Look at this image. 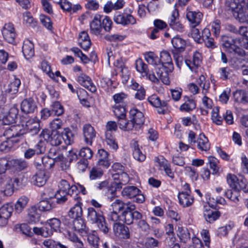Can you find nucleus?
<instances>
[{
    "mask_svg": "<svg viewBox=\"0 0 248 248\" xmlns=\"http://www.w3.org/2000/svg\"><path fill=\"white\" fill-rule=\"evenodd\" d=\"M112 206L114 211L122 212L121 219L127 225L133 224L134 220L140 219L142 217V214L135 210V204L130 202L124 203L117 199L112 203Z\"/></svg>",
    "mask_w": 248,
    "mask_h": 248,
    "instance_id": "obj_1",
    "label": "nucleus"
},
{
    "mask_svg": "<svg viewBox=\"0 0 248 248\" xmlns=\"http://www.w3.org/2000/svg\"><path fill=\"white\" fill-rule=\"evenodd\" d=\"M24 134L25 130L20 125H14L6 129L3 133L6 140L0 144V150L8 152L15 144L19 142Z\"/></svg>",
    "mask_w": 248,
    "mask_h": 248,
    "instance_id": "obj_2",
    "label": "nucleus"
},
{
    "mask_svg": "<svg viewBox=\"0 0 248 248\" xmlns=\"http://www.w3.org/2000/svg\"><path fill=\"white\" fill-rule=\"evenodd\" d=\"M158 62L160 63L155 67V72L163 78L166 85H169L170 80L169 73L171 72L174 68L170 53L166 50L161 51Z\"/></svg>",
    "mask_w": 248,
    "mask_h": 248,
    "instance_id": "obj_3",
    "label": "nucleus"
},
{
    "mask_svg": "<svg viewBox=\"0 0 248 248\" xmlns=\"http://www.w3.org/2000/svg\"><path fill=\"white\" fill-rule=\"evenodd\" d=\"M112 24V21L108 16L95 14L90 23V33L99 35L101 34L103 29L106 31H109Z\"/></svg>",
    "mask_w": 248,
    "mask_h": 248,
    "instance_id": "obj_4",
    "label": "nucleus"
},
{
    "mask_svg": "<svg viewBox=\"0 0 248 248\" xmlns=\"http://www.w3.org/2000/svg\"><path fill=\"white\" fill-rule=\"evenodd\" d=\"M227 181L230 187L234 191L241 190L248 193V183L245 179H238L234 174L229 173L227 176Z\"/></svg>",
    "mask_w": 248,
    "mask_h": 248,
    "instance_id": "obj_5",
    "label": "nucleus"
},
{
    "mask_svg": "<svg viewBox=\"0 0 248 248\" xmlns=\"http://www.w3.org/2000/svg\"><path fill=\"white\" fill-rule=\"evenodd\" d=\"M40 136L45 140L49 142L53 146L60 145L62 141V137L59 133L57 130L50 132L48 130H43Z\"/></svg>",
    "mask_w": 248,
    "mask_h": 248,
    "instance_id": "obj_6",
    "label": "nucleus"
},
{
    "mask_svg": "<svg viewBox=\"0 0 248 248\" xmlns=\"http://www.w3.org/2000/svg\"><path fill=\"white\" fill-rule=\"evenodd\" d=\"M140 190L135 186H127L122 191V195L126 198H134L137 203H142L145 201L143 195L140 194Z\"/></svg>",
    "mask_w": 248,
    "mask_h": 248,
    "instance_id": "obj_7",
    "label": "nucleus"
},
{
    "mask_svg": "<svg viewBox=\"0 0 248 248\" xmlns=\"http://www.w3.org/2000/svg\"><path fill=\"white\" fill-rule=\"evenodd\" d=\"M130 13L116 12L113 17L114 21L123 26L134 25L136 23V18L131 14L132 10H129Z\"/></svg>",
    "mask_w": 248,
    "mask_h": 248,
    "instance_id": "obj_8",
    "label": "nucleus"
},
{
    "mask_svg": "<svg viewBox=\"0 0 248 248\" xmlns=\"http://www.w3.org/2000/svg\"><path fill=\"white\" fill-rule=\"evenodd\" d=\"M47 156L55 162H60L62 170L68 169L69 166L66 164V158L63 156L61 150L57 146H53L49 149Z\"/></svg>",
    "mask_w": 248,
    "mask_h": 248,
    "instance_id": "obj_9",
    "label": "nucleus"
},
{
    "mask_svg": "<svg viewBox=\"0 0 248 248\" xmlns=\"http://www.w3.org/2000/svg\"><path fill=\"white\" fill-rule=\"evenodd\" d=\"M50 190H45L41 194L42 200L38 203V208L42 211H49L55 207V203L49 200L53 198L49 194Z\"/></svg>",
    "mask_w": 248,
    "mask_h": 248,
    "instance_id": "obj_10",
    "label": "nucleus"
},
{
    "mask_svg": "<svg viewBox=\"0 0 248 248\" xmlns=\"http://www.w3.org/2000/svg\"><path fill=\"white\" fill-rule=\"evenodd\" d=\"M113 231L116 236L121 239H128L131 237L128 227L119 222L113 224Z\"/></svg>",
    "mask_w": 248,
    "mask_h": 248,
    "instance_id": "obj_11",
    "label": "nucleus"
},
{
    "mask_svg": "<svg viewBox=\"0 0 248 248\" xmlns=\"http://www.w3.org/2000/svg\"><path fill=\"white\" fill-rule=\"evenodd\" d=\"M129 114L130 120L133 123L135 128L139 129L144 122L143 113L137 108H133L130 110Z\"/></svg>",
    "mask_w": 248,
    "mask_h": 248,
    "instance_id": "obj_12",
    "label": "nucleus"
},
{
    "mask_svg": "<svg viewBox=\"0 0 248 248\" xmlns=\"http://www.w3.org/2000/svg\"><path fill=\"white\" fill-rule=\"evenodd\" d=\"M186 11V17L191 27L198 26L202 21L203 14L199 11H192L188 7L187 8Z\"/></svg>",
    "mask_w": 248,
    "mask_h": 248,
    "instance_id": "obj_13",
    "label": "nucleus"
},
{
    "mask_svg": "<svg viewBox=\"0 0 248 248\" xmlns=\"http://www.w3.org/2000/svg\"><path fill=\"white\" fill-rule=\"evenodd\" d=\"M109 153L103 149L98 150L96 157L97 165L104 169H108L110 165V160L108 158Z\"/></svg>",
    "mask_w": 248,
    "mask_h": 248,
    "instance_id": "obj_14",
    "label": "nucleus"
},
{
    "mask_svg": "<svg viewBox=\"0 0 248 248\" xmlns=\"http://www.w3.org/2000/svg\"><path fill=\"white\" fill-rule=\"evenodd\" d=\"M83 135L85 143L92 145L93 140L96 136V132L94 128L89 124H86L83 126Z\"/></svg>",
    "mask_w": 248,
    "mask_h": 248,
    "instance_id": "obj_15",
    "label": "nucleus"
},
{
    "mask_svg": "<svg viewBox=\"0 0 248 248\" xmlns=\"http://www.w3.org/2000/svg\"><path fill=\"white\" fill-rule=\"evenodd\" d=\"M178 16V11L176 9H174L170 16L169 24L170 27L173 30L182 32L184 31V26L180 22Z\"/></svg>",
    "mask_w": 248,
    "mask_h": 248,
    "instance_id": "obj_16",
    "label": "nucleus"
},
{
    "mask_svg": "<svg viewBox=\"0 0 248 248\" xmlns=\"http://www.w3.org/2000/svg\"><path fill=\"white\" fill-rule=\"evenodd\" d=\"M78 82L92 93L96 91V87L91 78L84 74H81L78 78Z\"/></svg>",
    "mask_w": 248,
    "mask_h": 248,
    "instance_id": "obj_17",
    "label": "nucleus"
},
{
    "mask_svg": "<svg viewBox=\"0 0 248 248\" xmlns=\"http://www.w3.org/2000/svg\"><path fill=\"white\" fill-rule=\"evenodd\" d=\"M21 109L26 114L33 113L37 109V105L33 99H25L21 103Z\"/></svg>",
    "mask_w": 248,
    "mask_h": 248,
    "instance_id": "obj_18",
    "label": "nucleus"
},
{
    "mask_svg": "<svg viewBox=\"0 0 248 248\" xmlns=\"http://www.w3.org/2000/svg\"><path fill=\"white\" fill-rule=\"evenodd\" d=\"M202 54L196 51L193 54L192 61L186 59L185 60V63L189 69L193 71L195 70V68H197L200 66L202 62Z\"/></svg>",
    "mask_w": 248,
    "mask_h": 248,
    "instance_id": "obj_19",
    "label": "nucleus"
},
{
    "mask_svg": "<svg viewBox=\"0 0 248 248\" xmlns=\"http://www.w3.org/2000/svg\"><path fill=\"white\" fill-rule=\"evenodd\" d=\"M178 198L179 203L184 207L190 206L194 201V197L189 194L188 191L179 192Z\"/></svg>",
    "mask_w": 248,
    "mask_h": 248,
    "instance_id": "obj_20",
    "label": "nucleus"
},
{
    "mask_svg": "<svg viewBox=\"0 0 248 248\" xmlns=\"http://www.w3.org/2000/svg\"><path fill=\"white\" fill-rule=\"evenodd\" d=\"M47 176L43 170L38 171L36 174L32 177V182L34 185L38 186H44L47 179Z\"/></svg>",
    "mask_w": 248,
    "mask_h": 248,
    "instance_id": "obj_21",
    "label": "nucleus"
},
{
    "mask_svg": "<svg viewBox=\"0 0 248 248\" xmlns=\"http://www.w3.org/2000/svg\"><path fill=\"white\" fill-rule=\"evenodd\" d=\"M203 216L207 222L212 223L219 218L220 213L219 211H213L209 208V207L204 206Z\"/></svg>",
    "mask_w": 248,
    "mask_h": 248,
    "instance_id": "obj_22",
    "label": "nucleus"
},
{
    "mask_svg": "<svg viewBox=\"0 0 248 248\" xmlns=\"http://www.w3.org/2000/svg\"><path fill=\"white\" fill-rule=\"evenodd\" d=\"M78 43L81 47L87 50L91 46V41L88 33L85 31H81L78 36Z\"/></svg>",
    "mask_w": 248,
    "mask_h": 248,
    "instance_id": "obj_23",
    "label": "nucleus"
},
{
    "mask_svg": "<svg viewBox=\"0 0 248 248\" xmlns=\"http://www.w3.org/2000/svg\"><path fill=\"white\" fill-rule=\"evenodd\" d=\"M82 206V202L79 201H77V202L69 211V217L73 219L81 217L83 214Z\"/></svg>",
    "mask_w": 248,
    "mask_h": 248,
    "instance_id": "obj_24",
    "label": "nucleus"
},
{
    "mask_svg": "<svg viewBox=\"0 0 248 248\" xmlns=\"http://www.w3.org/2000/svg\"><path fill=\"white\" fill-rule=\"evenodd\" d=\"M73 220V227L74 229L81 233H87L88 228L86 227L84 220L81 217L74 218Z\"/></svg>",
    "mask_w": 248,
    "mask_h": 248,
    "instance_id": "obj_25",
    "label": "nucleus"
},
{
    "mask_svg": "<svg viewBox=\"0 0 248 248\" xmlns=\"http://www.w3.org/2000/svg\"><path fill=\"white\" fill-rule=\"evenodd\" d=\"M103 216L101 213L97 212L93 208H88L87 219L92 223H96L98 221L103 219Z\"/></svg>",
    "mask_w": 248,
    "mask_h": 248,
    "instance_id": "obj_26",
    "label": "nucleus"
},
{
    "mask_svg": "<svg viewBox=\"0 0 248 248\" xmlns=\"http://www.w3.org/2000/svg\"><path fill=\"white\" fill-rule=\"evenodd\" d=\"M197 143L198 148L202 151H207L210 148V144L208 139L203 133L199 135Z\"/></svg>",
    "mask_w": 248,
    "mask_h": 248,
    "instance_id": "obj_27",
    "label": "nucleus"
},
{
    "mask_svg": "<svg viewBox=\"0 0 248 248\" xmlns=\"http://www.w3.org/2000/svg\"><path fill=\"white\" fill-rule=\"evenodd\" d=\"M22 52L27 59H29L34 55V45L31 41H24L22 46Z\"/></svg>",
    "mask_w": 248,
    "mask_h": 248,
    "instance_id": "obj_28",
    "label": "nucleus"
},
{
    "mask_svg": "<svg viewBox=\"0 0 248 248\" xmlns=\"http://www.w3.org/2000/svg\"><path fill=\"white\" fill-rule=\"evenodd\" d=\"M235 102L245 104L248 103V92L245 90H237L233 93Z\"/></svg>",
    "mask_w": 248,
    "mask_h": 248,
    "instance_id": "obj_29",
    "label": "nucleus"
},
{
    "mask_svg": "<svg viewBox=\"0 0 248 248\" xmlns=\"http://www.w3.org/2000/svg\"><path fill=\"white\" fill-rule=\"evenodd\" d=\"M26 128L28 132L31 135H36L40 130V123L33 119L29 120L26 123Z\"/></svg>",
    "mask_w": 248,
    "mask_h": 248,
    "instance_id": "obj_30",
    "label": "nucleus"
},
{
    "mask_svg": "<svg viewBox=\"0 0 248 248\" xmlns=\"http://www.w3.org/2000/svg\"><path fill=\"white\" fill-rule=\"evenodd\" d=\"M184 99L185 102L180 107L181 111L189 112L196 108V104L193 99L185 96Z\"/></svg>",
    "mask_w": 248,
    "mask_h": 248,
    "instance_id": "obj_31",
    "label": "nucleus"
},
{
    "mask_svg": "<svg viewBox=\"0 0 248 248\" xmlns=\"http://www.w3.org/2000/svg\"><path fill=\"white\" fill-rule=\"evenodd\" d=\"M18 113V109L16 107L11 108L8 114L4 116V123L5 124H10L16 122Z\"/></svg>",
    "mask_w": 248,
    "mask_h": 248,
    "instance_id": "obj_32",
    "label": "nucleus"
},
{
    "mask_svg": "<svg viewBox=\"0 0 248 248\" xmlns=\"http://www.w3.org/2000/svg\"><path fill=\"white\" fill-rule=\"evenodd\" d=\"M171 43L174 47L173 50L177 51L183 52L186 47V42L185 40L178 36L174 37L171 39Z\"/></svg>",
    "mask_w": 248,
    "mask_h": 248,
    "instance_id": "obj_33",
    "label": "nucleus"
},
{
    "mask_svg": "<svg viewBox=\"0 0 248 248\" xmlns=\"http://www.w3.org/2000/svg\"><path fill=\"white\" fill-rule=\"evenodd\" d=\"M132 145L133 148V156L134 158L139 162L145 160L146 155L141 151L138 142L134 141Z\"/></svg>",
    "mask_w": 248,
    "mask_h": 248,
    "instance_id": "obj_34",
    "label": "nucleus"
},
{
    "mask_svg": "<svg viewBox=\"0 0 248 248\" xmlns=\"http://www.w3.org/2000/svg\"><path fill=\"white\" fill-rule=\"evenodd\" d=\"M11 168L18 170H22L28 166V163L23 159H13L10 160Z\"/></svg>",
    "mask_w": 248,
    "mask_h": 248,
    "instance_id": "obj_35",
    "label": "nucleus"
},
{
    "mask_svg": "<svg viewBox=\"0 0 248 248\" xmlns=\"http://www.w3.org/2000/svg\"><path fill=\"white\" fill-rule=\"evenodd\" d=\"M117 123L119 128L123 130L129 131L135 128L132 122L127 120L126 117L118 119Z\"/></svg>",
    "mask_w": 248,
    "mask_h": 248,
    "instance_id": "obj_36",
    "label": "nucleus"
},
{
    "mask_svg": "<svg viewBox=\"0 0 248 248\" xmlns=\"http://www.w3.org/2000/svg\"><path fill=\"white\" fill-rule=\"evenodd\" d=\"M147 100L152 106L156 108L167 107L168 105L167 102L166 101L161 102L160 98L155 94L149 96Z\"/></svg>",
    "mask_w": 248,
    "mask_h": 248,
    "instance_id": "obj_37",
    "label": "nucleus"
},
{
    "mask_svg": "<svg viewBox=\"0 0 248 248\" xmlns=\"http://www.w3.org/2000/svg\"><path fill=\"white\" fill-rule=\"evenodd\" d=\"M87 241L93 248H98L99 238L95 231L88 233Z\"/></svg>",
    "mask_w": 248,
    "mask_h": 248,
    "instance_id": "obj_38",
    "label": "nucleus"
},
{
    "mask_svg": "<svg viewBox=\"0 0 248 248\" xmlns=\"http://www.w3.org/2000/svg\"><path fill=\"white\" fill-rule=\"evenodd\" d=\"M61 135L62 137V141L64 142L66 145H70L73 142V134L69 128H64Z\"/></svg>",
    "mask_w": 248,
    "mask_h": 248,
    "instance_id": "obj_39",
    "label": "nucleus"
},
{
    "mask_svg": "<svg viewBox=\"0 0 248 248\" xmlns=\"http://www.w3.org/2000/svg\"><path fill=\"white\" fill-rule=\"evenodd\" d=\"M40 219V215L37 213V209L34 207H32L29 209L28 215V221L30 223H34L38 222Z\"/></svg>",
    "mask_w": 248,
    "mask_h": 248,
    "instance_id": "obj_40",
    "label": "nucleus"
},
{
    "mask_svg": "<svg viewBox=\"0 0 248 248\" xmlns=\"http://www.w3.org/2000/svg\"><path fill=\"white\" fill-rule=\"evenodd\" d=\"M177 232V235L182 242L186 243L188 241L190 240V233L186 228L178 227Z\"/></svg>",
    "mask_w": 248,
    "mask_h": 248,
    "instance_id": "obj_41",
    "label": "nucleus"
},
{
    "mask_svg": "<svg viewBox=\"0 0 248 248\" xmlns=\"http://www.w3.org/2000/svg\"><path fill=\"white\" fill-rule=\"evenodd\" d=\"M135 66L137 70L141 73L143 76H147L148 74L147 65L141 59H139L136 61Z\"/></svg>",
    "mask_w": 248,
    "mask_h": 248,
    "instance_id": "obj_42",
    "label": "nucleus"
},
{
    "mask_svg": "<svg viewBox=\"0 0 248 248\" xmlns=\"http://www.w3.org/2000/svg\"><path fill=\"white\" fill-rule=\"evenodd\" d=\"M51 196L56 199V202L58 204H62L68 200L67 192L60 190H57L55 194H52Z\"/></svg>",
    "mask_w": 248,
    "mask_h": 248,
    "instance_id": "obj_43",
    "label": "nucleus"
},
{
    "mask_svg": "<svg viewBox=\"0 0 248 248\" xmlns=\"http://www.w3.org/2000/svg\"><path fill=\"white\" fill-rule=\"evenodd\" d=\"M29 202L28 198L26 196L19 198L15 204V210L17 213H20L27 206Z\"/></svg>",
    "mask_w": 248,
    "mask_h": 248,
    "instance_id": "obj_44",
    "label": "nucleus"
},
{
    "mask_svg": "<svg viewBox=\"0 0 248 248\" xmlns=\"http://www.w3.org/2000/svg\"><path fill=\"white\" fill-rule=\"evenodd\" d=\"M208 161L209 167L212 170V173L213 174H218L219 169L218 160L215 157L211 156L208 157Z\"/></svg>",
    "mask_w": 248,
    "mask_h": 248,
    "instance_id": "obj_45",
    "label": "nucleus"
},
{
    "mask_svg": "<svg viewBox=\"0 0 248 248\" xmlns=\"http://www.w3.org/2000/svg\"><path fill=\"white\" fill-rule=\"evenodd\" d=\"M221 42L222 46L226 48L228 51L232 48V47H234L235 43V41L234 39L226 35L222 36Z\"/></svg>",
    "mask_w": 248,
    "mask_h": 248,
    "instance_id": "obj_46",
    "label": "nucleus"
},
{
    "mask_svg": "<svg viewBox=\"0 0 248 248\" xmlns=\"http://www.w3.org/2000/svg\"><path fill=\"white\" fill-rule=\"evenodd\" d=\"M20 84V80L18 78H15L8 85L6 92L11 94L16 93L18 91V88Z\"/></svg>",
    "mask_w": 248,
    "mask_h": 248,
    "instance_id": "obj_47",
    "label": "nucleus"
},
{
    "mask_svg": "<svg viewBox=\"0 0 248 248\" xmlns=\"http://www.w3.org/2000/svg\"><path fill=\"white\" fill-rule=\"evenodd\" d=\"M3 182L5 183V188L4 190V194L11 195L14 191L15 185L13 182L12 179L9 177H5Z\"/></svg>",
    "mask_w": 248,
    "mask_h": 248,
    "instance_id": "obj_48",
    "label": "nucleus"
},
{
    "mask_svg": "<svg viewBox=\"0 0 248 248\" xmlns=\"http://www.w3.org/2000/svg\"><path fill=\"white\" fill-rule=\"evenodd\" d=\"M112 177L114 180L118 181L121 184H126L129 180V176L125 172L112 173Z\"/></svg>",
    "mask_w": 248,
    "mask_h": 248,
    "instance_id": "obj_49",
    "label": "nucleus"
},
{
    "mask_svg": "<svg viewBox=\"0 0 248 248\" xmlns=\"http://www.w3.org/2000/svg\"><path fill=\"white\" fill-rule=\"evenodd\" d=\"M13 211V206L9 203L3 205L0 208V216L4 217L9 218Z\"/></svg>",
    "mask_w": 248,
    "mask_h": 248,
    "instance_id": "obj_50",
    "label": "nucleus"
},
{
    "mask_svg": "<svg viewBox=\"0 0 248 248\" xmlns=\"http://www.w3.org/2000/svg\"><path fill=\"white\" fill-rule=\"evenodd\" d=\"M143 215L140 219H138L137 226L139 230L144 233L148 232L150 230V226L146 220L142 219Z\"/></svg>",
    "mask_w": 248,
    "mask_h": 248,
    "instance_id": "obj_51",
    "label": "nucleus"
},
{
    "mask_svg": "<svg viewBox=\"0 0 248 248\" xmlns=\"http://www.w3.org/2000/svg\"><path fill=\"white\" fill-rule=\"evenodd\" d=\"M113 113L118 120L126 117L125 109L124 107L115 105L113 108Z\"/></svg>",
    "mask_w": 248,
    "mask_h": 248,
    "instance_id": "obj_52",
    "label": "nucleus"
},
{
    "mask_svg": "<svg viewBox=\"0 0 248 248\" xmlns=\"http://www.w3.org/2000/svg\"><path fill=\"white\" fill-rule=\"evenodd\" d=\"M226 4L234 12V14H236L242 8V5L239 3L238 0H226Z\"/></svg>",
    "mask_w": 248,
    "mask_h": 248,
    "instance_id": "obj_53",
    "label": "nucleus"
},
{
    "mask_svg": "<svg viewBox=\"0 0 248 248\" xmlns=\"http://www.w3.org/2000/svg\"><path fill=\"white\" fill-rule=\"evenodd\" d=\"M23 21L28 26L32 27H35L36 22L34 21L32 16L29 12H26L23 14Z\"/></svg>",
    "mask_w": 248,
    "mask_h": 248,
    "instance_id": "obj_54",
    "label": "nucleus"
},
{
    "mask_svg": "<svg viewBox=\"0 0 248 248\" xmlns=\"http://www.w3.org/2000/svg\"><path fill=\"white\" fill-rule=\"evenodd\" d=\"M115 67L121 69L122 75L124 77L126 78L129 75V72L127 68L125 66L123 62L120 59H117L114 62Z\"/></svg>",
    "mask_w": 248,
    "mask_h": 248,
    "instance_id": "obj_55",
    "label": "nucleus"
},
{
    "mask_svg": "<svg viewBox=\"0 0 248 248\" xmlns=\"http://www.w3.org/2000/svg\"><path fill=\"white\" fill-rule=\"evenodd\" d=\"M79 156L82 157V159H90L92 157L93 155V152L89 147H83L82 148L78 153Z\"/></svg>",
    "mask_w": 248,
    "mask_h": 248,
    "instance_id": "obj_56",
    "label": "nucleus"
},
{
    "mask_svg": "<svg viewBox=\"0 0 248 248\" xmlns=\"http://www.w3.org/2000/svg\"><path fill=\"white\" fill-rule=\"evenodd\" d=\"M145 59L150 64L155 65V67L158 65L157 63L159 61L157 56L152 52H149L145 55Z\"/></svg>",
    "mask_w": 248,
    "mask_h": 248,
    "instance_id": "obj_57",
    "label": "nucleus"
},
{
    "mask_svg": "<svg viewBox=\"0 0 248 248\" xmlns=\"http://www.w3.org/2000/svg\"><path fill=\"white\" fill-rule=\"evenodd\" d=\"M233 227L234 224L233 223H230L224 226L219 228L217 231L218 235L220 237L227 235L228 232L230 231Z\"/></svg>",
    "mask_w": 248,
    "mask_h": 248,
    "instance_id": "obj_58",
    "label": "nucleus"
},
{
    "mask_svg": "<svg viewBox=\"0 0 248 248\" xmlns=\"http://www.w3.org/2000/svg\"><path fill=\"white\" fill-rule=\"evenodd\" d=\"M212 120L217 125H220L222 122V118L219 115V108L215 107L212 112Z\"/></svg>",
    "mask_w": 248,
    "mask_h": 248,
    "instance_id": "obj_59",
    "label": "nucleus"
},
{
    "mask_svg": "<svg viewBox=\"0 0 248 248\" xmlns=\"http://www.w3.org/2000/svg\"><path fill=\"white\" fill-rule=\"evenodd\" d=\"M48 226L53 230V232L60 231L61 221L56 218H53L48 220L47 222Z\"/></svg>",
    "mask_w": 248,
    "mask_h": 248,
    "instance_id": "obj_60",
    "label": "nucleus"
},
{
    "mask_svg": "<svg viewBox=\"0 0 248 248\" xmlns=\"http://www.w3.org/2000/svg\"><path fill=\"white\" fill-rule=\"evenodd\" d=\"M52 113H54L56 115L60 116L64 112V108L62 105L58 102H54L52 105Z\"/></svg>",
    "mask_w": 248,
    "mask_h": 248,
    "instance_id": "obj_61",
    "label": "nucleus"
},
{
    "mask_svg": "<svg viewBox=\"0 0 248 248\" xmlns=\"http://www.w3.org/2000/svg\"><path fill=\"white\" fill-rule=\"evenodd\" d=\"M103 174V171L101 169L93 167L90 172V178L91 180H95L100 178Z\"/></svg>",
    "mask_w": 248,
    "mask_h": 248,
    "instance_id": "obj_62",
    "label": "nucleus"
},
{
    "mask_svg": "<svg viewBox=\"0 0 248 248\" xmlns=\"http://www.w3.org/2000/svg\"><path fill=\"white\" fill-rule=\"evenodd\" d=\"M225 196L234 202L236 203L239 201V194L237 191H232V189H228L225 192Z\"/></svg>",
    "mask_w": 248,
    "mask_h": 248,
    "instance_id": "obj_63",
    "label": "nucleus"
},
{
    "mask_svg": "<svg viewBox=\"0 0 248 248\" xmlns=\"http://www.w3.org/2000/svg\"><path fill=\"white\" fill-rule=\"evenodd\" d=\"M234 16L239 22L248 23V13H243L242 8L236 14H234Z\"/></svg>",
    "mask_w": 248,
    "mask_h": 248,
    "instance_id": "obj_64",
    "label": "nucleus"
}]
</instances>
